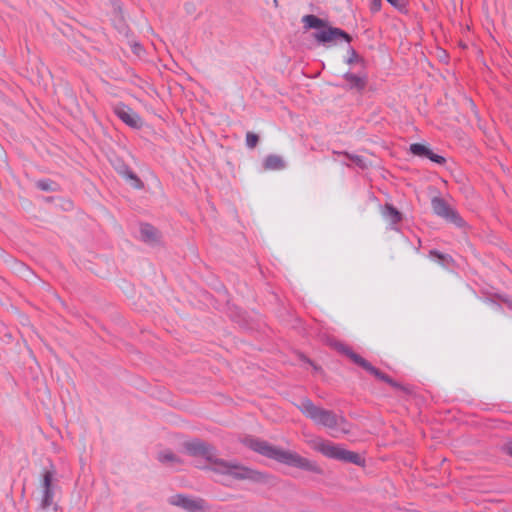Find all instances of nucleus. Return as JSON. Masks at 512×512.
Listing matches in <instances>:
<instances>
[{
  "label": "nucleus",
  "mask_w": 512,
  "mask_h": 512,
  "mask_svg": "<svg viewBox=\"0 0 512 512\" xmlns=\"http://www.w3.org/2000/svg\"><path fill=\"white\" fill-rule=\"evenodd\" d=\"M386 1L389 2L393 7L397 8V9H401L403 7L402 0H386Z\"/></svg>",
  "instance_id": "nucleus-25"
},
{
  "label": "nucleus",
  "mask_w": 512,
  "mask_h": 512,
  "mask_svg": "<svg viewBox=\"0 0 512 512\" xmlns=\"http://www.w3.org/2000/svg\"><path fill=\"white\" fill-rule=\"evenodd\" d=\"M430 256H437V257H440V256H444L443 254L439 253V252H436V251H430Z\"/></svg>",
  "instance_id": "nucleus-28"
},
{
  "label": "nucleus",
  "mask_w": 512,
  "mask_h": 512,
  "mask_svg": "<svg viewBox=\"0 0 512 512\" xmlns=\"http://www.w3.org/2000/svg\"><path fill=\"white\" fill-rule=\"evenodd\" d=\"M168 501L171 505L179 506L188 512L203 511L205 508V501L203 499H194L183 494L173 495Z\"/></svg>",
  "instance_id": "nucleus-9"
},
{
  "label": "nucleus",
  "mask_w": 512,
  "mask_h": 512,
  "mask_svg": "<svg viewBox=\"0 0 512 512\" xmlns=\"http://www.w3.org/2000/svg\"><path fill=\"white\" fill-rule=\"evenodd\" d=\"M349 51H350V57L348 58L347 63L352 64L358 59V54L353 48H350Z\"/></svg>",
  "instance_id": "nucleus-24"
},
{
  "label": "nucleus",
  "mask_w": 512,
  "mask_h": 512,
  "mask_svg": "<svg viewBox=\"0 0 512 512\" xmlns=\"http://www.w3.org/2000/svg\"><path fill=\"white\" fill-rule=\"evenodd\" d=\"M344 79L350 84L351 88L362 90L366 86L365 78L355 75L353 73L348 72L344 74Z\"/></svg>",
  "instance_id": "nucleus-16"
},
{
  "label": "nucleus",
  "mask_w": 512,
  "mask_h": 512,
  "mask_svg": "<svg viewBox=\"0 0 512 512\" xmlns=\"http://www.w3.org/2000/svg\"><path fill=\"white\" fill-rule=\"evenodd\" d=\"M55 184L50 180H39L36 182V187L42 191H55Z\"/></svg>",
  "instance_id": "nucleus-21"
},
{
  "label": "nucleus",
  "mask_w": 512,
  "mask_h": 512,
  "mask_svg": "<svg viewBox=\"0 0 512 512\" xmlns=\"http://www.w3.org/2000/svg\"><path fill=\"white\" fill-rule=\"evenodd\" d=\"M501 300H502L504 303L508 304L510 307H512V301L507 300V299H505V298H501Z\"/></svg>",
  "instance_id": "nucleus-29"
},
{
  "label": "nucleus",
  "mask_w": 512,
  "mask_h": 512,
  "mask_svg": "<svg viewBox=\"0 0 512 512\" xmlns=\"http://www.w3.org/2000/svg\"><path fill=\"white\" fill-rule=\"evenodd\" d=\"M80 269L88 270L97 275H102L100 271L95 270L92 267V261L90 258H78V261L75 263Z\"/></svg>",
  "instance_id": "nucleus-20"
},
{
  "label": "nucleus",
  "mask_w": 512,
  "mask_h": 512,
  "mask_svg": "<svg viewBox=\"0 0 512 512\" xmlns=\"http://www.w3.org/2000/svg\"><path fill=\"white\" fill-rule=\"evenodd\" d=\"M113 112L121 121L132 128H140L142 126L140 116L122 102L116 103L113 106Z\"/></svg>",
  "instance_id": "nucleus-8"
},
{
  "label": "nucleus",
  "mask_w": 512,
  "mask_h": 512,
  "mask_svg": "<svg viewBox=\"0 0 512 512\" xmlns=\"http://www.w3.org/2000/svg\"><path fill=\"white\" fill-rule=\"evenodd\" d=\"M339 460L356 465H361L364 461L358 453L343 448H341Z\"/></svg>",
  "instance_id": "nucleus-15"
},
{
  "label": "nucleus",
  "mask_w": 512,
  "mask_h": 512,
  "mask_svg": "<svg viewBox=\"0 0 512 512\" xmlns=\"http://www.w3.org/2000/svg\"><path fill=\"white\" fill-rule=\"evenodd\" d=\"M158 460L161 463L171 462L181 464L182 460L171 451H162L158 454Z\"/></svg>",
  "instance_id": "nucleus-19"
},
{
  "label": "nucleus",
  "mask_w": 512,
  "mask_h": 512,
  "mask_svg": "<svg viewBox=\"0 0 512 512\" xmlns=\"http://www.w3.org/2000/svg\"><path fill=\"white\" fill-rule=\"evenodd\" d=\"M300 358H301V360H303V361H305V362L309 363V364H310V365H311L315 370H318V369H319V367H318V366H317V365H316L312 360H310L309 358H307L305 355H303V354H302V355L300 356Z\"/></svg>",
  "instance_id": "nucleus-26"
},
{
  "label": "nucleus",
  "mask_w": 512,
  "mask_h": 512,
  "mask_svg": "<svg viewBox=\"0 0 512 512\" xmlns=\"http://www.w3.org/2000/svg\"><path fill=\"white\" fill-rule=\"evenodd\" d=\"M504 450L512 456V443H508L504 446Z\"/></svg>",
  "instance_id": "nucleus-27"
},
{
  "label": "nucleus",
  "mask_w": 512,
  "mask_h": 512,
  "mask_svg": "<svg viewBox=\"0 0 512 512\" xmlns=\"http://www.w3.org/2000/svg\"><path fill=\"white\" fill-rule=\"evenodd\" d=\"M410 152L422 158H428L431 161L443 165L446 162V159L438 154L433 153L427 146L420 143H413L410 145Z\"/></svg>",
  "instance_id": "nucleus-10"
},
{
  "label": "nucleus",
  "mask_w": 512,
  "mask_h": 512,
  "mask_svg": "<svg viewBox=\"0 0 512 512\" xmlns=\"http://www.w3.org/2000/svg\"><path fill=\"white\" fill-rule=\"evenodd\" d=\"M333 347L340 353L346 355L351 361H353L355 364L362 367L364 370L372 374L374 377H376L378 380L383 381L393 388L402 390L406 393L409 392V389L402 384L396 382L393 380L389 375L382 372L380 369L374 367L370 362H368L366 359L361 357L359 354L355 353L350 347L347 345L341 343V342H335L333 344Z\"/></svg>",
  "instance_id": "nucleus-4"
},
{
  "label": "nucleus",
  "mask_w": 512,
  "mask_h": 512,
  "mask_svg": "<svg viewBox=\"0 0 512 512\" xmlns=\"http://www.w3.org/2000/svg\"><path fill=\"white\" fill-rule=\"evenodd\" d=\"M55 470H46L42 475V499L40 506L42 509H49L53 506V509L56 510L57 506L54 504V486L53 480L55 476Z\"/></svg>",
  "instance_id": "nucleus-7"
},
{
  "label": "nucleus",
  "mask_w": 512,
  "mask_h": 512,
  "mask_svg": "<svg viewBox=\"0 0 512 512\" xmlns=\"http://www.w3.org/2000/svg\"><path fill=\"white\" fill-rule=\"evenodd\" d=\"M305 29H318L313 33L314 39L321 44L336 43L342 39L348 43L352 41V37L344 30L328 25V23L312 14L305 15L302 18Z\"/></svg>",
  "instance_id": "nucleus-3"
},
{
  "label": "nucleus",
  "mask_w": 512,
  "mask_h": 512,
  "mask_svg": "<svg viewBox=\"0 0 512 512\" xmlns=\"http://www.w3.org/2000/svg\"><path fill=\"white\" fill-rule=\"evenodd\" d=\"M266 170H282L286 167L285 161L279 155H268L263 164Z\"/></svg>",
  "instance_id": "nucleus-14"
},
{
  "label": "nucleus",
  "mask_w": 512,
  "mask_h": 512,
  "mask_svg": "<svg viewBox=\"0 0 512 512\" xmlns=\"http://www.w3.org/2000/svg\"><path fill=\"white\" fill-rule=\"evenodd\" d=\"M259 137L253 132H247L246 134V145L248 148L253 149L257 146Z\"/></svg>",
  "instance_id": "nucleus-22"
},
{
  "label": "nucleus",
  "mask_w": 512,
  "mask_h": 512,
  "mask_svg": "<svg viewBox=\"0 0 512 512\" xmlns=\"http://www.w3.org/2000/svg\"><path fill=\"white\" fill-rule=\"evenodd\" d=\"M334 154L345 156L355 166L359 167L360 169H366L368 167L367 161L362 156L353 155V154H350L348 152H338V151H334Z\"/></svg>",
  "instance_id": "nucleus-17"
},
{
  "label": "nucleus",
  "mask_w": 512,
  "mask_h": 512,
  "mask_svg": "<svg viewBox=\"0 0 512 512\" xmlns=\"http://www.w3.org/2000/svg\"><path fill=\"white\" fill-rule=\"evenodd\" d=\"M431 206L436 215L455 224L457 227H463L465 225V221L462 217L453 208H451L443 198H432Z\"/></svg>",
  "instance_id": "nucleus-6"
},
{
  "label": "nucleus",
  "mask_w": 512,
  "mask_h": 512,
  "mask_svg": "<svg viewBox=\"0 0 512 512\" xmlns=\"http://www.w3.org/2000/svg\"><path fill=\"white\" fill-rule=\"evenodd\" d=\"M186 452L193 457H203L215 465L212 471L218 474L229 475L236 480H249L255 483H269L273 476L251 469L242 464L226 461L215 456V448L200 439H193L183 444Z\"/></svg>",
  "instance_id": "nucleus-1"
},
{
  "label": "nucleus",
  "mask_w": 512,
  "mask_h": 512,
  "mask_svg": "<svg viewBox=\"0 0 512 512\" xmlns=\"http://www.w3.org/2000/svg\"><path fill=\"white\" fill-rule=\"evenodd\" d=\"M120 173H121L124 177H126V178L130 179L131 181H133V183H132V184H133V186H134L135 188H137V189H141V188H143V186H144L143 182H142V181L140 180V178H139V177H138V176H137V175H136L132 170H130L127 166H125V167L123 168V170H121V171H120Z\"/></svg>",
  "instance_id": "nucleus-18"
},
{
  "label": "nucleus",
  "mask_w": 512,
  "mask_h": 512,
  "mask_svg": "<svg viewBox=\"0 0 512 512\" xmlns=\"http://www.w3.org/2000/svg\"><path fill=\"white\" fill-rule=\"evenodd\" d=\"M297 407L316 424L327 428H335L338 425V417L333 411L316 406L308 398H304Z\"/></svg>",
  "instance_id": "nucleus-5"
},
{
  "label": "nucleus",
  "mask_w": 512,
  "mask_h": 512,
  "mask_svg": "<svg viewBox=\"0 0 512 512\" xmlns=\"http://www.w3.org/2000/svg\"><path fill=\"white\" fill-rule=\"evenodd\" d=\"M368 1H369L370 10L373 13H376V12L380 11V9L382 7V1L381 0H368Z\"/></svg>",
  "instance_id": "nucleus-23"
},
{
  "label": "nucleus",
  "mask_w": 512,
  "mask_h": 512,
  "mask_svg": "<svg viewBox=\"0 0 512 512\" xmlns=\"http://www.w3.org/2000/svg\"><path fill=\"white\" fill-rule=\"evenodd\" d=\"M314 449L328 458L339 460L341 447L329 441L319 440L317 443H315Z\"/></svg>",
  "instance_id": "nucleus-11"
},
{
  "label": "nucleus",
  "mask_w": 512,
  "mask_h": 512,
  "mask_svg": "<svg viewBox=\"0 0 512 512\" xmlns=\"http://www.w3.org/2000/svg\"><path fill=\"white\" fill-rule=\"evenodd\" d=\"M274 4H275V5L277 6V4H278V1H277V0H274Z\"/></svg>",
  "instance_id": "nucleus-30"
},
{
  "label": "nucleus",
  "mask_w": 512,
  "mask_h": 512,
  "mask_svg": "<svg viewBox=\"0 0 512 512\" xmlns=\"http://www.w3.org/2000/svg\"><path fill=\"white\" fill-rule=\"evenodd\" d=\"M381 214L390 224L391 229H396V225L402 221V214L391 204H385L381 209Z\"/></svg>",
  "instance_id": "nucleus-13"
},
{
  "label": "nucleus",
  "mask_w": 512,
  "mask_h": 512,
  "mask_svg": "<svg viewBox=\"0 0 512 512\" xmlns=\"http://www.w3.org/2000/svg\"><path fill=\"white\" fill-rule=\"evenodd\" d=\"M242 443L252 451L279 463L316 474H323V469L316 462L302 457L296 452L283 450L265 440L250 436L244 438Z\"/></svg>",
  "instance_id": "nucleus-2"
},
{
  "label": "nucleus",
  "mask_w": 512,
  "mask_h": 512,
  "mask_svg": "<svg viewBox=\"0 0 512 512\" xmlns=\"http://www.w3.org/2000/svg\"><path fill=\"white\" fill-rule=\"evenodd\" d=\"M141 239L151 245L157 244L161 240V234L154 226L150 224H141L140 226Z\"/></svg>",
  "instance_id": "nucleus-12"
}]
</instances>
